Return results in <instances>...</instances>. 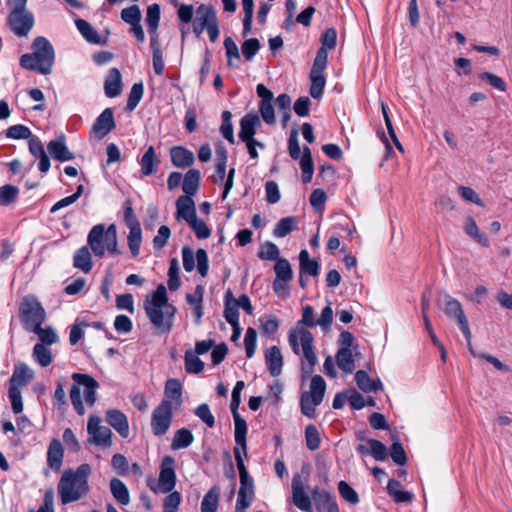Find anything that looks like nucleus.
<instances>
[{
	"label": "nucleus",
	"mask_w": 512,
	"mask_h": 512,
	"mask_svg": "<svg viewBox=\"0 0 512 512\" xmlns=\"http://www.w3.org/2000/svg\"><path fill=\"white\" fill-rule=\"evenodd\" d=\"M300 324L308 327L317 326L314 309L310 305L303 308L302 319L298 322V325ZM288 342L292 351L296 355H300L301 353L303 354L302 372L305 375H310L317 363V356L313 346L314 337L312 333L304 327L297 326V328L290 330L288 334Z\"/></svg>",
	"instance_id": "obj_1"
},
{
	"label": "nucleus",
	"mask_w": 512,
	"mask_h": 512,
	"mask_svg": "<svg viewBox=\"0 0 512 512\" xmlns=\"http://www.w3.org/2000/svg\"><path fill=\"white\" fill-rule=\"evenodd\" d=\"M92 468L89 464L79 465L75 470L66 469L58 482L57 492L63 505L84 498L90 491L89 477Z\"/></svg>",
	"instance_id": "obj_2"
},
{
	"label": "nucleus",
	"mask_w": 512,
	"mask_h": 512,
	"mask_svg": "<svg viewBox=\"0 0 512 512\" xmlns=\"http://www.w3.org/2000/svg\"><path fill=\"white\" fill-rule=\"evenodd\" d=\"M144 309L158 333H168L173 327L176 307L168 303L166 287L160 284L144 301Z\"/></svg>",
	"instance_id": "obj_3"
},
{
	"label": "nucleus",
	"mask_w": 512,
	"mask_h": 512,
	"mask_svg": "<svg viewBox=\"0 0 512 512\" xmlns=\"http://www.w3.org/2000/svg\"><path fill=\"white\" fill-rule=\"evenodd\" d=\"M32 50V53L20 57L21 67L42 75L50 74L55 59V52L51 43L45 37H37L32 43Z\"/></svg>",
	"instance_id": "obj_4"
},
{
	"label": "nucleus",
	"mask_w": 512,
	"mask_h": 512,
	"mask_svg": "<svg viewBox=\"0 0 512 512\" xmlns=\"http://www.w3.org/2000/svg\"><path fill=\"white\" fill-rule=\"evenodd\" d=\"M88 246L96 257H103L106 252L119 254L117 249V232L114 224L107 228L104 224H97L92 227L87 237Z\"/></svg>",
	"instance_id": "obj_5"
},
{
	"label": "nucleus",
	"mask_w": 512,
	"mask_h": 512,
	"mask_svg": "<svg viewBox=\"0 0 512 512\" xmlns=\"http://www.w3.org/2000/svg\"><path fill=\"white\" fill-rule=\"evenodd\" d=\"M74 384L70 390V399L73 408L79 415H84L85 408L81 399L80 386L85 388L84 397L88 405L92 406L96 402V390L99 387L98 382L88 374L73 373Z\"/></svg>",
	"instance_id": "obj_6"
},
{
	"label": "nucleus",
	"mask_w": 512,
	"mask_h": 512,
	"mask_svg": "<svg viewBox=\"0 0 512 512\" xmlns=\"http://www.w3.org/2000/svg\"><path fill=\"white\" fill-rule=\"evenodd\" d=\"M19 318L24 329L30 332L42 325L46 318V312L36 297L28 295L20 304Z\"/></svg>",
	"instance_id": "obj_7"
},
{
	"label": "nucleus",
	"mask_w": 512,
	"mask_h": 512,
	"mask_svg": "<svg viewBox=\"0 0 512 512\" xmlns=\"http://www.w3.org/2000/svg\"><path fill=\"white\" fill-rule=\"evenodd\" d=\"M207 30L211 42H216L219 37V26L216 12L211 5L200 4L196 9L193 21V32L199 36Z\"/></svg>",
	"instance_id": "obj_8"
},
{
	"label": "nucleus",
	"mask_w": 512,
	"mask_h": 512,
	"mask_svg": "<svg viewBox=\"0 0 512 512\" xmlns=\"http://www.w3.org/2000/svg\"><path fill=\"white\" fill-rule=\"evenodd\" d=\"M326 383L320 375L312 377L310 382V390L303 392L300 399L302 413L313 418L315 416V407L318 406L325 394Z\"/></svg>",
	"instance_id": "obj_9"
},
{
	"label": "nucleus",
	"mask_w": 512,
	"mask_h": 512,
	"mask_svg": "<svg viewBox=\"0 0 512 512\" xmlns=\"http://www.w3.org/2000/svg\"><path fill=\"white\" fill-rule=\"evenodd\" d=\"M438 304L442 307L445 315L455 320L464 336H469V323L464 314L461 303L448 293H441L438 297Z\"/></svg>",
	"instance_id": "obj_10"
},
{
	"label": "nucleus",
	"mask_w": 512,
	"mask_h": 512,
	"mask_svg": "<svg viewBox=\"0 0 512 512\" xmlns=\"http://www.w3.org/2000/svg\"><path fill=\"white\" fill-rule=\"evenodd\" d=\"M174 410L175 408L171 407L168 401H161L160 404L155 407L151 416V430L155 436L161 437L168 432L172 423Z\"/></svg>",
	"instance_id": "obj_11"
},
{
	"label": "nucleus",
	"mask_w": 512,
	"mask_h": 512,
	"mask_svg": "<svg viewBox=\"0 0 512 512\" xmlns=\"http://www.w3.org/2000/svg\"><path fill=\"white\" fill-rule=\"evenodd\" d=\"M7 21L15 35L25 37L33 28L34 16L26 8L11 9Z\"/></svg>",
	"instance_id": "obj_12"
},
{
	"label": "nucleus",
	"mask_w": 512,
	"mask_h": 512,
	"mask_svg": "<svg viewBox=\"0 0 512 512\" xmlns=\"http://www.w3.org/2000/svg\"><path fill=\"white\" fill-rule=\"evenodd\" d=\"M175 459L172 456H165L160 465L158 484L153 488L155 493H169L176 486Z\"/></svg>",
	"instance_id": "obj_13"
},
{
	"label": "nucleus",
	"mask_w": 512,
	"mask_h": 512,
	"mask_svg": "<svg viewBox=\"0 0 512 512\" xmlns=\"http://www.w3.org/2000/svg\"><path fill=\"white\" fill-rule=\"evenodd\" d=\"M195 258L197 260V270L199 274L202 277H205L209 268L207 252L204 249L199 248L196 251V256H194L193 250L190 247L184 246L182 248L183 268L186 272L193 271L195 267Z\"/></svg>",
	"instance_id": "obj_14"
},
{
	"label": "nucleus",
	"mask_w": 512,
	"mask_h": 512,
	"mask_svg": "<svg viewBox=\"0 0 512 512\" xmlns=\"http://www.w3.org/2000/svg\"><path fill=\"white\" fill-rule=\"evenodd\" d=\"M87 432L89 434V442L101 447H109L112 444L111 430L101 425V419L98 416H90L87 423Z\"/></svg>",
	"instance_id": "obj_15"
},
{
	"label": "nucleus",
	"mask_w": 512,
	"mask_h": 512,
	"mask_svg": "<svg viewBox=\"0 0 512 512\" xmlns=\"http://www.w3.org/2000/svg\"><path fill=\"white\" fill-rule=\"evenodd\" d=\"M114 128L115 121L113 111L111 108H106L95 120L92 126V132L97 138L102 139Z\"/></svg>",
	"instance_id": "obj_16"
},
{
	"label": "nucleus",
	"mask_w": 512,
	"mask_h": 512,
	"mask_svg": "<svg viewBox=\"0 0 512 512\" xmlns=\"http://www.w3.org/2000/svg\"><path fill=\"white\" fill-rule=\"evenodd\" d=\"M261 124L260 118L255 113L246 114L240 121L239 138L242 142L254 140L257 127Z\"/></svg>",
	"instance_id": "obj_17"
},
{
	"label": "nucleus",
	"mask_w": 512,
	"mask_h": 512,
	"mask_svg": "<svg viewBox=\"0 0 512 512\" xmlns=\"http://www.w3.org/2000/svg\"><path fill=\"white\" fill-rule=\"evenodd\" d=\"M106 421L112 426L123 438L129 436V424L126 415L117 409H109L106 412Z\"/></svg>",
	"instance_id": "obj_18"
},
{
	"label": "nucleus",
	"mask_w": 512,
	"mask_h": 512,
	"mask_svg": "<svg viewBox=\"0 0 512 512\" xmlns=\"http://www.w3.org/2000/svg\"><path fill=\"white\" fill-rule=\"evenodd\" d=\"M168 401L171 407L178 410L182 405V387L177 379H169L165 384L164 399Z\"/></svg>",
	"instance_id": "obj_19"
},
{
	"label": "nucleus",
	"mask_w": 512,
	"mask_h": 512,
	"mask_svg": "<svg viewBox=\"0 0 512 512\" xmlns=\"http://www.w3.org/2000/svg\"><path fill=\"white\" fill-rule=\"evenodd\" d=\"M197 217L195 203L192 197L180 196L176 200V218L183 219L187 223Z\"/></svg>",
	"instance_id": "obj_20"
},
{
	"label": "nucleus",
	"mask_w": 512,
	"mask_h": 512,
	"mask_svg": "<svg viewBox=\"0 0 512 512\" xmlns=\"http://www.w3.org/2000/svg\"><path fill=\"white\" fill-rule=\"evenodd\" d=\"M49 154L58 161H68L74 159V154L70 152L66 146L64 135L52 140L47 145Z\"/></svg>",
	"instance_id": "obj_21"
},
{
	"label": "nucleus",
	"mask_w": 512,
	"mask_h": 512,
	"mask_svg": "<svg viewBox=\"0 0 512 512\" xmlns=\"http://www.w3.org/2000/svg\"><path fill=\"white\" fill-rule=\"evenodd\" d=\"M234 456L237 468L239 470V477H240V488L239 491H245L246 493H249L250 496L254 495V485H253V479L249 476L248 471L244 465V461L242 456L240 455V449L234 448Z\"/></svg>",
	"instance_id": "obj_22"
},
{
	"label": "nucleus",
	"mask_w": 512,
	"mask_h": 512,
	"mask_svg": "<svg viewBox=\"0 0 512 512\" xmlns=\"http://www.w3.org/2000/svg\"><path fill=\"white\" fill-rule=\"evenodd\" d=\"M357 347L354 349L339 348L336 353V363L344 373L351 374L355 370V359L358 356Z\"/></svg>",
	"instance_id": "obj_23"
},
{
	"label": "nucleus",
	"mask_w": 512,
	"mask_h": 512,
	"mask_svg": "<svg viewBox=\"0 0 512 512\" xmlns=\"http://www.w3.org/2000/svg\"><path fill=\"white\" fill-rule=\"evenodd\" d=\"M34 372L25 364L15 365L13 374L9 380V387L21 388L27 385L33 378Z\"/></svg>",
	"instance_id": "obj_24"
},
{
	"label": "nucleus",
	"mask_w": 512,
	"mask_h": 512,
	"mask_svg": "<svg viewBox=\"0 0 512 512\" xmlns=\"http://www.w3.org/2000/svg\"><path fill=\"white\" fill-rule=\"evenodd\" d=\"M64 457V450L59 439H52L47 450V463L54 471H59Z\"/></svg>",
	"instance_id": "obj_25"
},
{
	"label": "nucleus",
	"mask_w": 512,
	"mask_h": 512,
	"mask_svg": "<svg viewBox=\"0 0 512 512\" xmlns=\"http://www.w3.org/2000/svg\"><path fill=\"white\" fill-rule=\"evenodd\" d=\"M265 364L273 377H277L282 372L283 356L277 346H272L265 352Z\"/></svg>",
	"instance_id": "obj_26"
},
{
	"label": "nucleus",
	"mask_w": 512,
	"mask_h": 512,
	"mask_svg": "<svg viewBox=\"0 0 512 512\" xmlns=\"http://www.w3.org/2000/svg\"><path fill=\"white\" fill-rule=\"evenodd\" d=\"M105 95L109 98L118 96L122 91V76L118 68H111L104 82Z\"/></svg>",
	"instance_id": "obj_27"
},
{
	"label": "nucleus",
	"mask_w": 512,
	"mask_h": 512,
	"mask_svg": "<svg viewBox=\"0 0 512 512\" xmlns=\"http://www.w3.org/2000/svg\"><path fill=\"white\" fill-rule=\"evenodd\" d=\"M171 161L175 167L187 168L194 163V154L190 150L182 147L175 146L170 149Z\"/></svg>",
	"instance_id": "obj_28"
},
{
	"label": "nucleus",
	"mask_w": 512,
	"mask_h": 512,
	"mask_svg": "<svg viewBox=\"0 0 512 512\" xmlns=\"http://www.w3.org/2000/svg\"><path fill=\"white\" fill-rule=\"evenodd\" d=\"M234 419L235 426V442L236 447L240 449V455L242 453L246 455L247 446H246V433H247V424L246 421L240 416L239 413L232 414Z\"/></svg>",
	"instance_id": "obj_29"
},
{
	"label": "nucleus",
	"mask_w": 512,
	"mask_h": 512,
	"mask_svg": "<svg viewBox=\"0 0 512 512\" xmlns=\"http://www.w3.org/2000/svg\"><path fill=\"white\" fill-rule=\"evenodd\" d=\"M159 160L157 159L155 149L149 146L140 159V171L143 176H149L157 171Z\"/></svg>",
	"instance_id": "obj_30"
},
{
	"label": "nucleus",
	"mask_w": 512,
	"mask_h": 512,
	"mask_svg": "<svg viewBox=\"0 0 512 512\" xmlns=\"http://www.w3.org/2000/svg\"><path fill=\"white\" fill-rule=\"evenodd\" d=\"M355 381L357 386L366 393L383 390L382 382L379 379L372 380L364 370L356 372Z\"/></svg>",
	"instance_id": "obj_31"
},
{
	"label": "nucleus",
	"mask_w": 512,
	"mask_h": 512,
	"mask_svg": "<svg viewBox=\"0 0 512 512\" xmlns=\"http://www.w3.org/2000/svg\"><path fill=\"white\" fill-rule=\"evenodd\" d=\"M299 268L302 274L316 277L320 272V264L316 260H311L309 253L303 249L299 253Z\"/></svg>",
	"instance_id": "obj_32"
},
{
	"label": "nucleus",
	"mask_w": 512,
	"mask_h": 512,
	"mask_svg": "<svg viewBox=\"0 0 512 512\" xmlns=\"http://www.w3.org/2000/svg\"><path fill=\"white\" fill-rule=\"evenodd\" d=\"M141 242L142 231L139 222L129 223L128 247L133 257L139 255Z\"/></svg>",
	"instance_id": "obj_33"
},
{
	"label": "nucleus",
	"mask_w": 512,
	"mask_h": 512,
	"mask_svg": "<svg viewBox=\"0 0 512 512\" xmlns=\"http://www.w3.org/2000/svg\"><path fill=\"white\" fill-rule=\"evenodd\" d=\"M110 491L119 504L128 505L130 503L129 490L122 480L112 478L110 480Z\"/></svg>",
	"instance_id": "obj_34"
},
{
	"label": "nucleus",
	"mask_w": 512,
	"mask_h": 512,
	"mask_svg": "<svg viewBox=\"0 0 512 512\" xmlns=\"http://www.w3.org/2000/svg\"><path fill=\"white\" fill-rule=\"evenodd\" d=\"M200 172L196 169H190L184 176L182 181V189L185 193L184 196H194L199 188Z\"/></svg>",
	"instance_id": "obj_35"
},
{
	"label": "nucleus",
	"mask_w": 512,
	"mask_h": 512,
	"mask_svg": "<svg viewBox=\"0 0 512 512\" xmlns=\"http://www.w3.org/2000/svg\"><path fill=\"white\" fill-rule=\"evenodd\" d=\"M313 499L318 512H325L327 509L337 504L332 494L325 490L315 489L313 491Z\"/></svg>",
	"instance_id": "obj_36"
},
{
	"label": "nucleus",
	"mask_w": 512,
	"mask_h": 512,
	"mask_svg": "<svg viewBox=\"0 0 512 512\" xmlns=\"http://www.w3.org/2000/svg\"><path fill=\"white\" fill-rule=\"evenodd\" d=\"M220 499V488L213 486L205 494L201 502V512H217Z\"/></svg>",
	"instance_id": "obj_37"
},
{
	"label": "nucleus",
	"mask_w": 512,
	"mask_h": 512,
	"mask_svg": "<svg viewBox=\"0 0 512 512\" xmlns=\"http://www.w3.org/2000/svg\"><path fill=\"white\" fill-rule=\"evenodd\" d=\"M74 266L84 273L90 272L92 268V259L88 246H83L76 251L74 255Z\"/></svg>",
	"instance_id": "obj_38"
},
{
	"label": "nucleus",
	"mask_w": 512,
	"mask_h": 512,
	"mask_svg": "<svg viewBox=\"0 0 512 512\" xmlns=\"http://www.w3.org/2000/svg\"><path fill=\"white\" fill-rule=\"evenodd\" d=\"M194 441L192 432L186 428L178 429L172 439V450L184 449L190 446Z\"/></svg>",
	"instance_id": "obj_39"
},
{
	"label": "nucleus",
	"mask_w": 512,
	"mask_h": 512,
	"mask_svg": "<svg viewBox=\"0 0 512 512\" xmlns=\"http://www.w3.org/2000/svg\"><path fill=\"white\" fill-rule=\"evenodd\" d=\"M297 229V218L293 216L282 218L275 225L273 235L277 238H283Z\"/></svg>",
	"instance_id": "obj_40"
},
{
	"label": "nucleus",
	"mask_w": 512,
	"mask_h": 512,
	"mask_svg": "<svg viewBox=\"0 0 512 512\" xmlns=\"http://www.w3.org/2000/svg\"><path fill=\"white\" fill-rule=\"evenodd\" d=\"M76 27L85 38L86 41L92 44H100L101 39L97 31L91 26L89 22L83 19H77L75 21Z\"/></svg>",
	"instance_id": "obj_41"
},
{
	"label": "nucleus",
	"mask_w": 512,
	"mask_h": 512,
	"mask_svg": "<svg viewBox=\"0 0 512 512\" xmlns=\"http://www.w3.org/2000/svg\"><path fill=\"white\" fill-rule=\"evenodd\" d=\"M224 317L231 326H236L239 323V312L237 304L233 301L231 291H228L225 295Z\"/></svg>",
	"instance_id": "obj_42"
},
{
	"label": "nucleus",
	"mask_w": 512,
	"mask_h": 512,
	"mask_svg": "<svg viewBox=\"0 0 512 512\" xmlns=\"http://www.w3.org/2000/svg\"><path fill=\"white\" fill-rule=\"evenodd\" d=\"M185 370L190 374H199L204 369L203 361L191 350L184 355Z\"/></svg>",
	"instance_id": "obj_43"
},
{
	"label": "nucleus",
	"mask_w": 512,
	"mask_h": 512,
	"mask_svg": "<svg viewBox=\"0 0 512 512\" xmlns=\"http://www.w3.org/2000/svg\"><path fill=\"white\" fill-rule=\"evenodd\" d=\"M464 231L467 235L472 237L476 242H478L482 246H484V247L489 246L488 238L483 233H481L479 231L477 224L473 218L468 217L465 220Z\"/></svg>",
	"instance_id": "obj_44"
},
{
	"label": "nucleus",
	"mask_w": 512,
	"mask_h": 512,
	"mask_svg": "<svg viewBox=\"0 0 512 512\" xmlns=\"http://www.w3.org/2000/svg\"><path fill=\"white\" fill-rule=\"evenodd\" d=\"M32 356L42 367H47L53 361L51 349L43 344H36L34 346Z\"/></svg>",
	"instance_id": "obj_45"
},
{
	"label": "nucleus",
	"mask_w": 512,
	"mask_h": 512,
	"mask_svg": "<svg viewBox=\"0 0 512 512\" xmlns=\"http://www.w3.org/2000/svg\"><path fill=\"white\" fill-rule=\"evenodd\" d=\"M275 279L291 281L293 278V271L289 261L285 258H280L274 265Z\"/></svg>",
	"instance_id": "obj_46"
},
{
	"label": "nucleus",
	"mask_w": 512,
	"mask_h": 512,
	"mask_svg": "<svg viewBox=\"0 0 512 512\" xmlns=\"http://www.w3.org/2000/svg\"><path fill=\"white\" fill-rule=\"evenodd\" d=\"M160 20V6L158 4H152L147 8L146 13V24L149 33H154L158 29Z\"/></svg>",
	"instance_id": "obj_47"
},
{
	"label": "nucleus",
	"mask_w": 512,
	"mask_h": 512,
	"mask_svg": "<svg viewBox=\"0 0 512 512\" xmlns=\"http://www.w3.org/2000/svg\"><path fill=\"white\" fill-rule=\"evenodd\" d=\"M30 332L37 334L41 341L39 344H43L45 346H50L54 343H57L59 340L58 335L50 326L46 328H42L41 326H39V328H37L36 330H31Z\"/></svg>",
	"instance_id": "obj_48"
},
{
	"label": "nucleus",
	"mask_w": 512,
	"mask_h": 512,
	"mask_svg": "<svg viewBox=\"0 0 512 512\" xmlns=\"http://www.w3.org/2000/svg\"><path fill=\"white\" fill-rule=\"evenodd\" d=\"M310 95L314 99H318L322 96L325 87L326 79L323 74L310 73Z\"/></svg>",
	"instance_id": "obj_49"
},
{
	"label": "nucleus",
	"mask_w": 512,
	"mask_h": 512,
	"mask_svg": "<svg viewBox=\"0 0 512 512\" xmlns=\"http://www.w3.org/2000/svg\"><path fill=\"white\" fill-rule=\"evenodd\" d=\"M143 93L144 88L142 82L134 83L127 100L126 109L128 111H133L137 107L143 97Z\"/></svg>",
	"instance_id": "obj_50"
},
{
	"label": "nucleus",
	"mask_w": 512,
	"mask_h": 512,
	"mask_svg": "<svg viewBox=\"0 0 512 512\" xmlns=\"http://www.w3.org/2000/svg\"><path fill=\"white\" fill-rule=\"evenodd\" d=\"M305 439L307 448L311 451H315L320 447V434L316 426L310 424L305 428Z\"/></svg>",
	"instance_id": "obj_51"
},
{
	"label": "nucleus",
	"mask_w": 512,
	"mask_h": 512,
	"mask_svg": "<svg viewBox=\"0 0 512 512\" xmlns=\"http://www.w3.org/2000/svg\"><path fill=\"white\" fill-rule=\"evenodd\" d=\"M232 114L230 111H224L222 113V124L220 127V131L223 137L231 144L235 143V138L233 134V125L231 122Z\"/></svg>",
	"instance_id": "obj_52"
},
{
	"label": "nucleus",
	"mask_w": 512,
	"mask_h": 512,
	"mask_svg": "<svg viewBox=\"0 0 512 512\" xmlns=\"http://www.w3.org/2000/svg\"><path fill=\"white\" fill-rule=\"evenodd\" d=\"M258 257L262 260H270V261L276 260L277 261L278 259H280L279 258V249L276 244H274L273 242L267 241L261 246V248L258 252Z\"/></svg>",
	"instance_id": "obj_53"
},
{
	"label": "nucleus",
	"mask_w": 512,
	"mask_h": 512,
	"mask_svg": "<svg viewBox=\"0 0 512 512\" xmlns=\"http://www.w3.org/2000/svg\"><path fill=\"white\" fill-rule=\"evenodd\" d=\"M338 491L341 497L351 505H356L359 502V497L356 491L345 481L338 483Z\"/></svg>",
	"instance_id": "obj_54"
},
{
	"label": "nucleus",
	"mask_w": 512,
	"mask_h": 512,
	"mask_svg": "<svg viewBox=\"0 0 512 512\" xmlns=\"http://www.w3.org/2000/svg\"><path fill=\"white\" fill-rule=\"evenodd\" d=\"M19 189L13 185L0 187V205L7 206L14 202L18 196Z\"/></svg>",
	"instance_id": "obj_55"
},
{
	"label": "nucleus",
	"mask_w": 512,
	"mask_h": 512,
	"mask_svg": "<svg viewBox=\"0 0 512 512\" xmlns=\"http://www.w3.org/2000/svg\"><path fill=\"white\" fill-rule=\"evenodd\" d=\"M121 18L126 23L131 26H135V24L140 23L141 20V11L138 5H132L127 7L121 11Z\"/></svg>",
	"instance_id": "obj_56"
},
{
	"label": "nucleus",
	"mask_w": 512,
	"mask_h": 512,
	"mask_svg": "<svg viewBox=\"0 0 512 512\" xmlns=\"http://www.w3.org/2000/svg\"><path fill=\"white\" fill-rule=\"evenodd\" d=\"M178 273V261L174 258L171 260L168 270V287L171 291H176L181 285Z\"/></svg>",
	"instance_id": "obj_57"
},
{
	"label": "nucleus",
	"mask_w": 512,
	"mask_h": 512,
	"mask_svg": "<svg viewBox=\"0 0 512 512\" xmlns=\"http://www.w3.org/2000/svg\"><path fill=\"white\" fill-rule=\"evenodd\" d=\"M224 47H225L226 55L228 58V61H227L228 65L237 67V64H235L233 62V59H235L237 62H239V60H240V53H239L238 46L236 45V43L233 41L232 38L227 37L224 40Z\"/></svg>",
	"instance_id": "obj_58"
},
{
	"label": "nucleus",
	"mask_w": 512,
	"mask_h": 512,
	"mask_svg": "<svg viewBox=\"0 0 512 512\" xmlns=\"http://www.w3.org/2000/svg\"><path fill=\"white\" fill-rule=\"evenodd\" d=\"M188 225L194 231L198 239H207L211 235V230L206 223L202 219H198V217L190 221Z\"/></svg>",
	"instance_id": "obj_59"
},
{
	"label": "nucleus",
	"mask_w": 512,
	"mask_h": 512,
	"mask_svg": "<svg viewBox=\"0 0 512 512\" xmlns=\"http://www.w3.org/2000/svg\"><path fill=\"white\" fill-rule=\"evenodd\" d=\"M257 343V332L254 328L249 327L246 330L244 337V345L246 350V356L252 358L255 354Z\"/></svg>",
	"instance_id": "obj_60"
},
{
	"label": "nucleus",
	"mask_w": 512,
	"mask_h": 512,
	"mask_svg": "<svg viewBox=\"0 0 512 512\" xmlns=\"http://www.w3.org/2000/svg\"><path fill=\"white\" fill-rule=\"evenodd\" d=\"M181 494L177 491H171L163 501L164 512H177L181 503Z\"/></svg>",
	"instance_id": "obj_61"
},
{
	"label": "nucleus",
	"mask_w": 512,
	"mask_h": 512,
	"mask_svg": "<svg viewBox=\"0 0 512 512\" xmlns=\"http://www.w3.org/2000/svg\"><path fill=\"white\" fill-rule=\"evenodd\" d=\"M261 45L258 39L250 38L242 44V53L247 61H251L259 51Z\"/></svg>",
	"instance_id": "obj_62"
},
{
	"label": "nucleus",
	"mask_w": 512,
	"mask_h": 512,
	"mask_svg": "<svg viewBox=\"0 0 512 512\" xmlns=\"http://www.w3.org/2000/svg\"><path fill=\"white\" fill-rule=\"evenodd\" d=\"M368 444L370 446V454L377 461H383L387 458V448L386 446L376 439H369Z\"/></svg>",
	"instance_id": "obj_63"
},
{
	"label": "nucleus",
	"mask_w": 512,
	"mask_h": 512,
	"mask_svg": "<svg viewBox=\"0 0 512 512\" xmlns=\"http://www.w3.org/2000/svg\"><path fill=\"white\" fill-rule=\"evenodd\" d=\"M6 136L11 139H28L31 138V131L28 127L18 124L9 127Z\"/></svg>",
	"instance_id": "obj_64"
}]
</instances>
